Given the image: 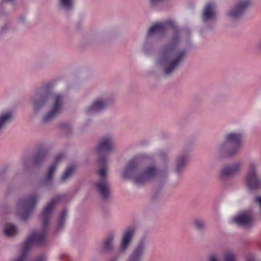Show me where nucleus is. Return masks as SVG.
I'll list each match as a JSON object with an SVG mask.
<instances>
[{"label":"nucleus","mask_w":261,"mask_h":261,"mask_svg":"<svg viewBox=\"0 0 261 261\" xmlns=\"http://www.w3.org/2000/svg\"><path fill=\"white\" fill-rule=\"evenodd\" d=\"M63 196L59 195L52 200L44 208L42 214L43 229L39 233L33 232L26 240L23 244L22 250L19 258L15 261H23L24 258L33 244L42 246L45 244V237L47 227L49 223V217L55 204L62 200Z\"/></svg>","instance_id":"nucleus-1"},{"label":"nucleus","mask_w":261,"mask_h":261,"mask_svg":"<svg viewBox=\"0 0 261 261\" xmlns=\"http://www.w3.org/2000/svg\"><path fill=\"white\" fill-rule=\"evenodd\" d=\"M186 50L180 49L178 37L172 39L164 48L160 63L164 66L165 73L169 75L179 65L186 56Z\"/></svg>","instance_id":"nucleus-2"},{"label":"nucleus","mask_w":261,"mask_h":261,"mask_svg":"<svg viewBox=\"0 0 261 261\" xmlns=\"http://www.w3.org/2000/svg\"><path fill=\"white\" fill-rule=\"evenodd\" d=\"M113 147L112 139L110 137H106L101 140L97 148V153L100 156L98 162L103 167L98 171L100 179L98 182L95 184V187L103 199H106L109 197L110 187L106 177L107 173L106 159L101 156L103 154L110 152L112 150Z\"/></svg>","instance_id":"nucleus-3"},{"label":"nucleus","mask_w":261,"mask_h":261,"mask_svg":"<svg viewBox=\"0 0 261 261\" xmlns=\"http://www.w3.org/2000/svg\"><path fill=\"white\" fill-rule=\"evenodd\" d=\"M49 98L54 100V105L51 110L43 117V121L47 122L53 119L60 112L62 106L63 96L61 94H51L48 93H40L38 92L33 101V106L35 110L41 108Z\"/></svg>","instance_id":"nucleus-4"},{"label":"nucleus","mask_w":261,"mask_h":261,"mask_svg":"<svg viewBox=\"0 0 261 261\" xmlns=\"http://www.w3.org/2000/svg\"><path fill=\"white\" fill-rule=\"evenodd\" d=\"M38 200L37 195H33L19 201L18 207L21 211L19 215L23 220H27L31 216Z\"/></svg>","instance_id":"nucleus-5"},{"label":"nucleus","mask_w":261,"mask_h":261,"mask_svg":"<svg viewBox=\"0 0 261 261\" xmlns=\"http://www.w3.org/2000/svg\"><path fill=\"white\" fill-rule=\"evenodd\" d=\"M157 169L152 166H149L145 168L141 174H137L135 180L136 184L141 185L155 177L158 174Z\"/></svg>","instance_id":"nucleus-6"},{"label":"nucleus","mask_w":261,"mask_h":261,"mask_svg":"<svg viewBox=\"0 0 261 261\" xmlns=\"http://www.w3.org/2000/svg\"><path fill=\"white\" fill-rule=\"evenodd\" d=\"M255 165L251 163L249 165L248 174L246 178V182L250 189H255L260 187V181L255 173Z\"/></svg>","instance_id":"nucleus-7"},{"label":"nucleus","mask_w":261,"mask_h":261,"mask_svg":"<svg viewBox=\"0 0 261 261\" xmlns=\"http://www.w3.org/2000/svg\"><path fill=\"white\" fill-rule=\"evenodd\" d=\"M251 4L250 0H239L235 8L229 12V16L234 19L240 17Z\"/></svg>","instance_id":"nucleus-8"},{"label":"nucleus","mask_w":261,"mask_h":261,"mask_svg":"<svg viewBox=\"0 0 261 261\" xmlns=\"http://www.w3.org/2000/svg\"><path fill=\"white\" fill-rule=\"evenodd\" d=\"M175 28V23L171 20L158 23L153 25L150 28L148 32V35L150 36L154 33L161 34L168 29H174Z\"/></svg>","instance_id":"nucleus-9"},{"label":"nucleus","mask_w":261,"mask_h":261,"mask_svg":"<svg viewBox=\"0 0 261 261\" xmlns=\"http://www.w3.org/2000/svg\"><path fill=\"white\" fill-rule=\"evenodd\" d=\"M139 165L140 162L138 158H135L130 160L124 169L123 177L124 178H130L137 174V173H139Z\"/></svg>","instance_id":"nucleus-10"},{"label":"nucleus","mask_w":261,"mask_h":261,"mask_svg":"<svg viewBox=\"0 0 261 261\" xmlns=\"http://www.w3.org/2000/svg\"><path fill=\"white\" fill-rule=\"evenodd\" d=\"M242 139V135L239 133H230L226 137V140L227 143L233 146V149L229 155H231L234 154L239 149Z\"/></svg>","instance_id":"nucleus-11"},{"label":"nucleus","mask_w":261,"mask_h":261,"mask_svg":"<svg viewBox=\"0 0 261 261\" xmlns=\"http://www.w3.org/2000/svg\"><path fill=\"white\" fill-rule=\"evenodd\" d=\"M233 223L241 226H248L252 223L251 215L248 212H244L233 218Z\"/></svg>","instance_id":"nucleus-12"},{"label":"nucleus","mask_w":261,"mask_h":261,"mask_svg":"<svg viewBox=\"0 0 261 261\" xmlns=\"http://www.w3.org/2000/svg\"><path fill=\"white\" fill-rule=\"evenodd\" d=\"M145 249V242L141 241L138 243L130 255L128 261H141Z\"/></svg>","instance_id":"nucleus-13"},{"label":"nucleus","mask_w":261,"mask_h":261,"mask_svg":"<svg viewBox=\"0 0 261 261\" xmlns=\"http://www.w3.org/2000/svg\"><path fill=\"white\" fill-rule=\"evenodd\" d=\"M216 6L214 3L211 2L207 3L204 9L202 14V19L203 21L213 19L215 18Z\"/></svg>","instance_id":"nucleus-14"},{"label":"nucleus","mask_w":261,"mask_h":261,"mask_svg":"<svg viewBox=\"0 0 261 261\" xmlns=\"http://www.w3.org/2000/svg\"><path fill=\"white\" fill-rule=\"evenodd\" d=\"M108 106V102L102 100H97L93 102L91 106L86 110L87 114H92L103 110Z\"/></svg>","instance_id":"nucleus-15"},{"label":"nucleus","mask_w":261,"mask_h":261,"mask_svg":"<svg viewBox=\"0 0 261 261\" xmlns=\"http://www.w3.org/2000/svg\"><path fill=\"white\" fill-rule=\"evenodd\" d=\"M134 231L133 229L129 228L124 232L122 237V240L120 246L121 251H124L127 247L133 236Z\"/></svg>","instance_id":"nucleus-16"},{"label":"nucleus","mask_w":261,"mask_h":261,"mask_svg":"<svg viewBox=\"0 0 261 261\" xmlns=\"http://www.w3.org/2000/svg\"><path fill=\"white\" fill-rule=\"evenodd\" d=\"M241 168V165L237 163L230 166H227L222 169L221 175L222 176H229L237 173Z\"/></svg>","instance_id":"nucleus-17"},{"label":"nucleus","mask_w":261,"mask_h":261,"mask_svg":"<svg viewBox=\"0 0 261 261\" xmlns=\"http://www.w3.org/2000/svg\"><path fill=\"white\" fill-rule=\"evenodd\" d=\"M64 157V154L60 153L56 158L55 162L49 167L47 174V180H49L51 179L52 176L55 171L58 163Z\"/></svg>","instance_id":"nucleus-18"},{"label":"nucleus","mask_w":261,"mask_h":261,"mask_svg":"<svg viewBox=\"0 0 261 261\" xmlns=\"http://www.w3.org/2000/svg\"><path fill=\"white\" fill-rule=\"evenodd\" d=\"M4 231L5 235L10 237L15 235L17 232V229L13 224L8 223L4 227Z\"/></svg>","instance_id":"nucleus-19"},{"label":"nucleus","mask_w":261,"mask_h":261,"mask_svg":"<svg viewBox=\"0 0 261 261\" xmlns=\"http://www.w3.org/2000/svg\"><path fill=\"white\" fill-rule=\"evenodd\" d=\"M47 152L45 149H40L35 155L34 159V163L37 164L41 163L46 156Z\"/></svg>","instance_id":"nucleus-20"},{"label":"nucleus","mask_w":261,"mask_h":261,"mask_svg":"<svg viewBox=\"0 0 261 261\" xmlns=\"http://www.w3.org/2000/svg\"><path fill=\"white\" fill-rule=\"evenodd\" d=\"M12 118L10 113H7L0 115V130L10 121Z\"/></svg>","instance_id":"nucleus-21"},{"label":"nucleus","mask_w":261,"mask_h":261,"mask_svg":"<svg viewBox=\"0 0 261 261\" xmlns=\"http://www.w3.org/2000/svg\"><path fill=\"white\" fill-rule=\"evenodd\" d=\"M113 239V236L110 235L106 239L102 246V248L105 251H109L112 249Z\"/></svg>","instance_id":"nucleus-22"},{"label":"nucleus","mask_w":261,"mask_h":261,"mask_svg":"<svg viewBox=\"0 0 261 261\" xmlns=\"http://www.w3.org/2000/svg\"><path fill=\"white\" fill-rule=\"evenodd\" d=\"M188 157L187 156L180 157L177 159V166L176 168V171L177 173L179 172L182 168L186 165Z\"/></svg>","instance_id":"nucleus-23"},{"label":"nucleus","mask_w":261,"mask_h":261,"mask_svg":"<svg viewBox=\"0 0 261 261\" xmlns=\"http://www.w3.org/2000/svg\"><path fill=\"white\" fill-rule=\"evenodd\" d=\"M67 211L66 210H63L60 214L57 228L58 230H60L63 227Z\"/></svg>","instance_id":"nucleus-24"},{"label":"nucleus","mask_w":261,"mask_h":261,"mask_svg":"<svg viewBox=\"0 0 261 261\" xmlns=\"http://www.w3.org/2000/svg\"><path fill=\"white\" fill-rule=\"evenodd\" d=\"M74 169V165H72L69 166L61 176V181L62 182H64L66 179L71 174Z\"/></svg>","instance_id":"nucleus-25"},{"label":"nucleus","mask_w":261,"mask_h":261,"mask_svg":"<svg viewBox=\"0 0 261 261\" xmlns=\"http://www.w3.org/2000/svg\"><path fill=\"white\" fill-rule=\"evenodd\" d=\"M193 224L194 227L198 230L202 229L204 227V223L203 222L199 220H195L193 222Z\"/></svg>","instance_id":"nucleus-26"},{"label":"nucleus","mask_w":261,"mask_h":261,"mask_svg":"<svg viewBox=\"0 0 261 261\" xmlns=\"http://www.w3.org/2000/svg\"><path fill=\"white\" fill-rule=\"evenodd\" d=\"M225 261H235L234 255L230 252H227L224 255Z\"/></svg>","instance_id":"nucleus-27"},{"label":"nucleus","mask_w":261,"mask_h":261,"mask_svg":"<svg viewBox=\"0 0 261 261\" xmlns=\"http://www.w3.org/2000/svg\"><path fill=\"white\" fill-rule=\"evenodd\" d=\"M61 5L66 8H70L72 5V0H60Z\"/></svg>","instance_id":"nucleus-28"},{"label":"nucleus","mask_w":261,"mask_h":261,"mask_svg":"<svg viewBox=\"0 0 261 261\" xmlns=\"http://www.w3.org/2000/svg\"><path fill=\"white\" fill-rule=\"evenodd\" d=\"M209 261H217L216 257L214 255H212L210 256Z\"/></svg>","instance_id":"nucleus-29"},{"label":"nucleus","mask_w":261,"mask_h":261,"mask_svg":"<svg viewBox=\"0 0 261 261\" xmlns=\"http://www.w3.org/2000/svg\"><path fill=\"white\" fill-rule=\"evenodd\" d=\"M247 261H254V259L252 256H250L247 258Z\"/></svg>","instance_id":"nucleus-30"},{"label":"nucleus","mask_w":261,"mask_h":261,"mask_svg":"<svg viewBox=\"0 0 261 261\" xmlns=\"http://www.w3.org/2000/svg\"><path fill=\"white\" fill-rule=\"evenodd\" d=\"M36 261H43V258L42 257H39L38 259H37Z\"/></svg>","instance_id":"nucleus-31"}]
</instances>
